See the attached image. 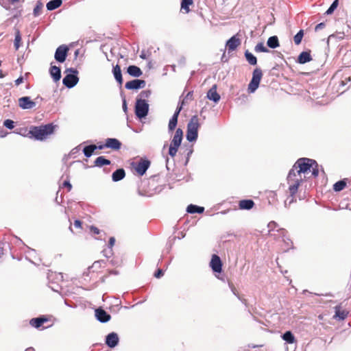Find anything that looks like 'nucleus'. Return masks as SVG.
<instances>
[{
	"label": "nucleus",
	"instance_id": "1",
	"mask_svg": "<svg viewBox=\"0 0 351 351\" xmlns=\"http://www.w3.org/2000/svg\"><path fill=\"white\" fill-rule=\"evenodd\" d=\"M314 164H316L315 160L307 158H299L295 162L287 176L289 190L292 194L298 192L300 184L306 178L304 174L310 171Z\"/></svg>",
	"mask_w": 351,
	"mask_h": 351
},
{
	"label": "nucleus",
	"instance_id": "2",
	"mask_svg": "<svg viewBox=\"0 0 351 351\" xmlns=\"http://www.w3.org/2000/svg\"><path fill=\"white\" fill-rule=\"evenodd\" d=\"M54 127L52 124H47L40 126H32L30 128L28 135L38 141H43L53 132Z\"/></svg>",
	"mask_w": 351,
	"mask_h": 351
},
{
	"label": "nucleus",
	"instance_id": "3",
	"mask_svg": "<svg viewBox=\"0 0 351 351\" xmlns=\"http://www.w3.org/2000/svg\"><path fill=\"white\" fill-rule=\"evenodd\" d=\"M199 128V119L197 116H193L187 124L186 139L189 142H194L198 136V129Z\"/></svg>",
	"mask_w": 351,
	"mask_h": 351
},
{
	"label": "nucleus",
	"instance_id": "4",
	"mask_svg": "<svg viewBox=\"0 0 351 351\" xmlns=\"http://www.w3.org/2000/svg\"><path fill=\"white\" fill-rule=\"evenodd\" d=\"M65 72L67 73V74L63 78L62 83L66 87L71 88L74 87L79 81L77 77L78 71L74 68H69L66 69Z\"/></svg>",
	"mask_w": 351,
	"mask_h": 351
},
{
	"label": "nucleus",
	"instance_id": "5",
	"mask_svg": "<svg viewBox=\"0 0 351 351\" xmlns=\"http://www.w3.org/2000/svg\"><path fill=\"white\" fill-rule=\"evenodd\" d=\"M149 112V104L143 99H136L135 104V114L141 119L145 118Z\"/></svg>",
	"mask_w": 351,
	"mask_h": 351
},
{
	"label": "nucleus",
	"instance_id": "6",
	"mask_svg": "<svg viewBox=\"0 0 351 351\" xmlns=\"http://www.w3.org/2000/svg\"><path fill=\"white\" fill-rule=\"evenodd\" d=\"M132 165L138 174L143 176L150 166V161L147 159H141L137 163Z\"/></svg>",
	"mask_w": 351,
	"mask_h": 351
},
{
	"label": "nucleus",
	"instance_id": "7",
	"mask_svg": "<svg viewBox=\"0 0 351 351\" xmlns=\"http://www.w3.org/2000/svg\"><path fill=\"white\" fill-rule=\"evenodd\" d=\"M69 51V47L66 45H62L59 46L55 52L54 58L59 62H64L66 58Z\"/></svg>",
	"mask_w": 351,
	"mask_h": 351
},
{
	"label": "nucleus",
	"instance_id": "8",
	"mask_svg": "<svg viewBox=\"0 0 351 351\" xmlns=\"http://www.w3.org/2000/svg\"><path fill=\"white\" fill-rule=\"evenodd\" d=\"M241 39L239 38L238 34L234 35L226 43V48L228 49V53L234 51L240 45Z\"/></svg>",
	"mask_w": 351,
	"mask_h": 351
},
{
	"label": "nucleus",
	"instance_id": "9",
	"mask_svg": "<svg viewBox=\"0 0 351 351\" xmlns=\"http://www.w3.org/2000/svg\"><path fill=\"white\" fill-rule=\"evenodd\" d=\"M146 85V82L143 80L135 79L126 82L125 87L128 90H137L143 88Z\"/></svg>",
	"mask_w": 351,
	"mask_h": 351
},
{
	"label": "nucleus",
	"instance_id": "10",
	"mask_svg": "<svg viewBox=\"0 0 351 351\" xmlns=\"http://www.w3.org/2000/svg\"><path fill=\"white\" fill-rule=\"evenodd\" d=\"M182 108V106H178L173 115L170 119L169 124H168V130H169V133L172 132L175 130V128L177 125V123H178V118L179 114H180Z\"/></svg>",
	"mask_w": 351,
	"mask_h": 351
},
{
	"label": "nucleus",
	"instance_id": "11",
	"mask_svg": "<svg viewBox=\"0 0 351 351\" xmlns=\"http://www.w3.org/2000/svg\"><path fill=\"white\" fill-rule=\"evenodd\" d=\"M19 106L22 109H32L36 106V103L29 97H23L19 99Z\"/></svg>",
	"mask_w": 351,
	"mask_h": 351
},
{
	"label": "nucleus",
	"instance_id": "12",
	"mask_svg": "<svg viewBox=\"0 0 351 351\" xmlns=\"http://www.w3.org/2000/svg\"><path fill=\"white\" fill-rule=\"evenodd\" d=\"M210 265L215 272L220 273L222 270L221 261L220 258L216 254L213 255Z\"/></svg>",
	"mask_w": 351,
	"mask_h": 351
},
{
	"label": "nucleus",
	"instance_id": "13",
	"mask_svg": "<svg viewBox=\"0 0 351 351\" xmlns=\"http://www.w3.org/2000/svg\"><path fill=\"white\" fill-rule=\"evenodd\" d=\"M119 336L116 332H110L106 337V343L109 348H114L119 343Z\"/></svg>",
	"mask_w": 351,
	"mask_h": 351
},
{
	"label": "nucleus",
	"instance_id": "14",
	"mask_svg": "<svg viewBox=\"0 0 351 351\" xmlns=\"http://www.w3.org/2000/svg\"><path fill=\"white\" fill-rule=\"evenodd\" d=\"M95 317L101 323L108 322L111 317L110 314L101 308L95 310Z\"/></svg>",
	"mask_w": 351,
	"mask_h": 351
},
{
	"label": "nucleus",
	"instance_id": "15",
	"mask_svg": "<svg viewBox=\"0 0 351 351\" xmlns=\"http://www.w3.org/2000/svg\"><path fill=\"white\" fill-rule=\"evenodd\" d=\"M183 138V132L182 129L178 128L173 136V139L171 140V144L173 145L175 147H180Z\"/></svg>",
	"mask_w": 351,
	"mask_h": 351
},
{
	"label": "nucleus",
	"instance_id": "16",
	"mask_svg": "<svg viewBox=\"0 0 351 351\" xmlns=\"http://www.w3.org/2000/svg\"><path fill=\"white\" fill-rule=\"evenodd\" d=\"M104 146L106 148H110L112 149L118 150L121 148V143L119 140L114 138H108L106 140V143Z\"/></svg>",
	"mask_w": 351,
	"mask_h": 351
},
{
	"label": "nucleus",
	"instance_id": "17",
	"mask_svg": "<svg viewBox=\"0 0 351 351\" xmlns=\"http://www.w3.org/2000/svg\"><path fill=\"white\" fill-rule=\"evenodd\" d=\"M207 97L208 99L217 103L220 100V95L217 92V85H213L208 91Z\"/></svg>",
	"mask_w": 351,
	"mask_h": 351
},
{
	"label": "nucleus",
	"instance_id": "18",
	"mask_svg": "<svg viewBox=\"0 0 351 351\" xmlns=\"http://www.w3.org/2000/svg\"><path fill=\"white\" fill-rule=\"evenodd\" d=\"M50 75L55 82L59 81L61 78V70L56 66H51L49 70Z\"/></svg>",
	"mask_w": 351,
	"mask_h": 351
},
{
	"label": "nucleus",
	"instance_id": "19",
	"mask_svg": "<svg viewBox=\"0 0 351 351\" xmlns=\"http://www.w3.org/2000/svg\"><path fill=\"white\" fill-rule=\"evenodd\" d=\"M127 72L130 75L135 77H138L143 74L141 69L135 65L129 66L127 69Z\"/></svg>",
	"mask_w": 351,
	"mask_h": 351
},
{
	"label": "nucleus",
	"instance_id": "20",
	"mask_svg": "<svg viewBox=\"0 0 351 351\" xmlns=\"http://www.w3.org/2000/svg\"><path fill=\"white\" fill-rule=\"evenodd\" d=\"M254 206V202L252 199H243L239 203V208L241 210H250Z\"/></svg>",
	"mask_w": 351,
	"mask_h": 351
},
{
	"label": "nucleus",
	"instance_id": "21",
	"mask_svg": "<svg viewBox=\"0 0 351 351\" xmlns=\"http://www.w3.org/2000/svg\"><path fill=\"white\" fill-rule=\"evenodd\" d=\"M312 60L310 52L302 51L298 58V62L300 64H305Z\"/></svg>",
	"mask_w": 351,
	"mask_h": 351
},
{
	"label": "nucleus",
	"instance_id": "22",
	"mask_svg": "<svg viewBox=\"0 0 351 351\" xmlns=\"http://www.w3.org/2000/svg\"><path fill=\"white\" fill-rule=\"evenodd\" d=\"M125 173L123 169H118L112 173V179L114 182H118L123 179Z\"/></svg>",
	"mask_w": 351,
	"mask_h": 351
},
{
	"label": "nucleus",
	"instance_id": "23",
	"mask_svg": "<svg viewBox=\"0 0 351 351\" xmlns=\"http://www.w3.org/2000/svg\"><path fill=\"white\" fill-rule=\"evenodd\" d=\"M47 321V319L44 317H40L36 318H33L30 320L29 324L32 326L38 328L41 326V325L46 322Z\"/></svg>",
	"mask_w": 351,
	"mask_h": 351
},
{
	"label": "nucleus",
	"instance_id": "24",
	"mask_svg": "<svg viewBox=\"0 0 351 351\" xmlns=\"http://www.w3.org/2000/svg\"><path fill=\"white\" fill-rule=\"evenodd\" d=\"M112 72L117 82L119 84H121L123 83V77L120 66L118 64H117L115 66L113 67Z\"/></svg>",
	"mask_w": 351,
	"mask_h": 351
},
{
	"label": "nucleus",
	"instance_id": "25",
	"mask_svg": "<svg viewBox=\"0 0 351 351\" xmlns=\"http://www.w3.org/2000/svg\"><path fill=\"white\" fill-rule=\"evenodd\" d=\"M62 3V0H51L47 3L46 7L48 10L51 11L59 8Z\"/></svg>",
	"mask_w": 351,
	"mask_h": 351
},
{
	"label": "nucleus",
	"instance_id": "26",
	"mask_svg": "<svg viewBox=\"0 0 351 351\" xmlns=\"http://www.w3.org/2000/svg\"><path fill=\"white\" fill-rule=\"evenodd\" d=\"M204 210V207L198 206L194 204H190L187 206L186 211L189 213H202Z\"/></svg>",
	"mask_w": 351,
	"mask_h": 351
},
{
	"label": "nucleus",
	"instance_id": "27",
	"mask_svg": "<svg viewBox=\"0 0 351 351\" xmlns=\"http://www.w3.org/2000/svg\"><path fill=\"white\" fill-rule=\"evenodd\" d=\"M94 164L96 167H101L104 165H109L110 164V160L106 159L104 156H99L95 159Z\"/></svg>",
	"mask_w": 351,
	"mask_h": 351
},
{
	"label": "nucleus",
	"instance_id": "28",
	"mask_svg": "<svg viewBox=\"0 0 351 351\" xmlns=\"http://www.w3.org/2000/svg\"><path fill=\"white\" fill-rule=\"evenodd\" d=\"M267 45L271 49H275L279 46L278 38L276 36H271L268 38Z\"/></svg>",
	"mask_w": 351,
	"mask_h": 351
},
{
	"label": "nucleus",
	"instance_id": "29",
	"mask_svg": "<svg viewBox=\"0 0 351 351\" xmlns=\"http://www.w3.org/2000/svg\"><path fill=\"white\" fill-rule=\"evenodd\" d=\"M95 149H97V145H87L84 147L83 153L86 157L89 158L93 155V154Z\"/></svg>",
	"mask_w": 351,
	"mask_h": 351
},
{
	"label": "nucleus",
	"instance_id": "30",
	"mask_svg": "<svg viewBox=\"0 0 351 351\" xmlns=\"http://www.w3.org/2000/svg\"><path fill=\"white\" fill-rule=\"evenodd\" d=\"M262 76H263V73H262L261 69L256 68L253 71L252 80L260 84Z\"/></svg>",
	"mask_w": 351,
	"mask_h": 351
},
{
	"label": "nucleus",
	"instance_id": "31",
	"mask_svg": "<svg viewBox=\"0 0 351 351\" xmlns=\"http://www.w3.org/2000/svg\"><path fill=\"white\" fill-rule=\"evenodd\" d=\"M21 35L19 29H15V38L14 45L16 50H18L21 46Z\"/></svg>",
	"mask_w": 351,
	"mask_h": 351
},
{
	"label": "nucleus",
	"instance_id": "32",
	"mask_svg": "<svg viewBox=\"0 0 351 351\" xmlns=\"http://www.w3.org/2000/svg\"><path fill=\"white\" fill-rule=\"evenodd\" d=\"M245 57L248 62V63L251 65H256L257 63L256 58L247 50L245 52Z\"/></svg>",
	"mask_w": 351,
	"mask_h": 351
},
{
	"label": "nucleus",
	"instance_id": "33",
	"mask_svg": "<svg viewBox=\"0 0 351 351\" xmlns=\"http://www.w3.org/2000/svg\"><path fill=\"white\" fill-rule=\"evenodd\" d=\"M346 180H339L334 184L333 190L336 192H339V191H342L346 187Z\"/></svg>",
	"mask_w": 351,
	"mask_h": 351
},
{
	"label": "nucleus",
	"instance_id": "34",
	"mask_svg": "<svg viewBox=\"0 0 351 351\" xmlns=\"http://www.w3.org/2000/svg\"><path fill=\"white\" fill-rule=\"evenodd\" d=\"M282 337L289 343H293L295 341V337L291 331L285 332Z\"/></svg>",
	"mask_w": 351,
	"mask_h": 351
},
{
	"label": "nucleus",
	"instance_id": "35",
	"mask_svg": "<svg viewBox=\"0 0 351 351\" xmlns=\"http://www.w3.org/2000/svg\"><path fill=\"white\" fill-rule=\"evenodd\" d=\"M193 4V0H182L181 9L184 10L186 13L189 12V5Z\"/></svg>",
	"mask_w": 351,
	"mask_h": 351
},
{
	"label": "nucleus",
	"instance_id": "36",
	"mask_svg": "<svg viewBox=\"0 0 351 351\" xmlns=\"http://www.w3.org/2000/svg\"><path fill=\"white\" fill-rule=\"evenodd\" d=\"M258 86H259V84L257 83L256 82H254L251 80L249 85H248V88H247V90L250 93H253L256 91V90L258 88Z\"/></svg>",
	"mask_w": 351,
	"mask_h": 351
},
{
	"label": "nucleus",
	"instance_id": "37",
	"mask_svg": "<svg viewBox=\"0 0 351 351\" xmlns=\"http://www.w3.org/2000/svg\"><path fill=\"white\" fill-rule=\"evenodd\" d=\"M289 193L290 194L289 197H288L287 198V199L285 201V206L288 208L293 202H294L295 201V194L296 193H291L289 191Z\"/></svg>",
	"mask_w": 351,
	"mask_h": 351
},
{
	"label": "nucleus",
	"instance_id": "38",
	"mask_svg": "<svg viewBox=\"0 0 351 351\" xmlns=\"http://www.w3.org/2000/svg\"><path fill=\"white\" fill-rule=\"evenodd\" d=\"M254 50L256 52H269V49L264 45L263 43H258L256 45Z\"/></svg>",
	"mask_w": 351,
	"mask_h": 351
},
{
	"label": "nucleus",
	"instance_id": "39",
	"mask_svg": "<svg viewBox=\"0 0 351 351\" xmlns=\"http://www.w3.org/2000/svg\"><path fill=\"white\" fill-rule=\"evenodd\" d=\"M304 36L303 30H300L294 36L293 40L295 45H300Z\"/></svg>",
	"mask_w": 351,
	"mask_h": 351
},
{
	"label": "nucleus",
	"instance_id": "40",
	"mask_svg": "<svg viewBox=\"0 0 351 351\" xmlns=\"http://www.w3.org/2000/svg\"><path fill=\"white\" fill-rule=\"evenodd\" d=\"M338 5H339V0H335L332 3V4L329 7V8L326 10L325 14L327 15L331 14L335 11V10L337 8Z\"/></svg>",
	"mask_w": 351,
	"mask_h": 351
},
{
	"label": "nucleus",
	"instance_id": "41",
	"mask_svg": "<svg viewBox=\"0 0 351 351\" xmlns=\"http://www.w3.org/2000/svg\"><path fill=\"white\" fill-rule=\"evenodd\" d=\"M347 316V313L341 311L339 309H336L335 317L338 318L339 320L344 319Z\"/></svg>",
	"mask_w": 351,
	"mask_h": 351
},
{
	"label": "nucleus",
	"instance_id": "42",
	"mask_svg": "<svg viewBox=\"0 0 351 351\" xmlns=\"http://www.w3.org/2000/svg\"><path fill=\"white\" fill-rule=\"evenodd\" d=\"M43 7V3L40 1H38L35 8H34V14L35 16H37L40 14Z\"/></svg>",
	"mask_w": 351,
	"mask_h": 351
},
{
	"label": "nucleus",
	"instance_id": "43",
	"mask_svg": "<svg viewBox=\"0 0 351 351\" xmlns=\"http://www.w3.org/2000/svg\"><path fill=\"white\" fill-rule=\"evenodd\" d=\"M178 148H179V147H175L173 145L170 144V146L169 148V156H171L172 158H173L177 154Z\"/></svg>",
	"mask_w": 351,
	"mask_h": 351
},
{
	"label": "nucleus",
	"instance_id": "44",
	"mask_svg": "<svg viewBox=\"0 0 351 351\" xmlns=\"http://www.w3.org/2000/svg\"><path fill=\"white\" fill-rule=\"evenodd\" d=\"M3 125L10 130H12L14 128V122L11 119H6L3 122Z\"/></svg>",
	"mask_w": 351,
	"mask_h": 351
},
{
	"label": "nucleus",
	"instance_id": "45",
	"mask_svg": "<svg viewBox=\"0 0 351 351\" xmlns=\"http://www.w3.org/2000/svg\"><path fill=\"white\" fill-rule=\"evenodd\" d=\"M150 95H151V90H143L141 92V93L139 95V97H140L139 99H143L145 100V99L149 98Z\"/></svg>",
	"mask_w": 351,
	"mask_h": 351
},
{
	"label": "nucleus",
	"instance_id": "46",
	"mask_svg": "<svg viewBox=\"0 0 351 351\" xmlns=\"http://www.w3.org/2000/svg\"><path fill=\"white\" fill-rule=\"evenodd\" d=\"M311 169H312V175L314 177H317L319 174L318 164L316 162V164H314V166L311 167Z\"/></svg>",
	"mask_w": 351,
	"mask_h": 351
},
{
	"label": "nucleus",
	"instance_id": "47",
	"mask_svg": "<svg viewBox=\"0 0 351 351\" xmlns=\"http://www.w3.org/2000/svg\"><path fill=\"white\" fill-rule=\"evenodd\" d=\"M62 186L63 187H66L68 189L69 191H70L71 190V189H72V185L70 183L69 180L64 181V182L62 183Z\"/></svg>",
	"mask_w": 351,
	"mask_h": 351
},
{
	"label": "nucleus",
	"instance_id": "48",
	"mask_svg": "<svg viewBox=\"0 0 351 351\" xmlns=\"http://www.w3.org/2000/svg\"><path fill=\"white\" fill-rule=\"evenodd\" d=\"M163 276V271L160 269H158L156 273L154 274V276L157 278H160Z\"/></svg>",
	"mask_w": 351,
	"mask_h": 351
},
{
	"label": "nucleus",
	"instance_id": "49",
	"mask_svg": "<svg viewBox=\"0 0 351 351\" xmlns=\"http://www.w3.org/2000/svg\"><path fill=\"white\" fill-rule=\"evenodd\" d=\"M232 291L234 293V295H236L243 303L245 304V300H242L240 298V297L238 295V293L234 287H232Z\"/></svg>",
	"mask_w": 351,
	"mask_h": 351
},
{
	"label": "nucleus",
	"instance_id": "50",
	"mask_svg": "<svg viewBox=\"0 0 351 351\" xmlns=\"http://www.w3.org/2000/svg\"><path fill=\"white\" fill-rule=\"evenodd\" d=\"M325 27V23H320L319 24H317L316 26H315V30L317 32V31H319L322 29H323L324 27Z\"/></svg>",
	"mask_w": 351,
	"mask_h": 351
},
{
	"label": "nucleus",
	"instance_id": "51",
	"mask_svg": "<svg viewBox=\"0 0 351 351\" xmlns=\"http://www.w3.org/2000/svg\"><path fill=\"white\" fill-rule=\"evenodd\" d=\"M90 229V231L95 234H98L100 232V230L97 227L91 226Z\"/></svg>",
	"mask_w": 351,
	"mask_h": 351
},
{
	"label": "nucleus",
	"instance_id": "52",
	"mask_svg": "<svg viewBox=\"0 0 351 351\" xmlns=\"http://www.w3.org/2000/svg\"><path fill=\"white\" fill-rule=\"evenodd\" d=\"M277 226V223L275 221H270L268 223V228L271 230L275 228Z\"/></svg>",
	"mask_w": 351,
	"mask_h": 351
},
{
	"label": "nucleus",
	"instance_id": "53",
	"mask_svg": "<svg viewBox=\"0 0 351 351\" xmlns=\"http://www.w3.org/2000/svg\"><path fill=\"white\" fill-rule=\"evenodd\" d=\"M115 243V239L114 237H110L108 242V245L110 248L113 247Z\"/></svg>",
	"mask_w": 351,
	"mask_h": 351
},
{
	"label": "nucleus",
	"instance_id": "54",
	"mask_svg": "<svg viewBox=\"0 0 351 351\" xmlns=\"http://www.w3.org/2000/svg\"><path fill=\"white\" fill-rule=\"evenodd\" d=\"M23 80H24L23 77L21 76L15 80V84L16 86H19V84H21V83L23 82Z\"/></svg>",
	"mask_w": 351,
	"mask_h": 351
},
{
	"label": "nucleus",
	"instance_id": "55",
	"mask_svg": "<svg viewBox=\"0 0 351 351\" xmlns=\"http://www.w3.org/2000/svg\"><path fill=\"white\" fill-rule=\"evenodd\" d=\"M74 226L77 228H80L82 227V222L77 219L74 221Z\"/></svg>",
	"mask_w": 351,
	"mask_h": 351
},
{
	"label": "nucleus",
	"instance_id": "56",
	"mask_svg": "<svg viewBox=\"0 0 351 351\" xmlns=\"http://www.w3.org/2000/svg\"><path fill=\"white\" fill-rule=\"evenodd\" d=\"M123 110L125 112H126L128 110L126 100L125 98L123 99Z\"/></svg>",
	"mask_w": 351,
	"mask_h": 351
},
{
	"label": "nucleus",
	"instance_id": "57",
	"mask_svg": "<svg viewBox=\"0 0 351 351\" xmlns=\"http://www.w3.org/2000/svg\"><path fill=\"white\" fill-rule=\"evenodd\" d=\"M140 58H142V59H146L147 58V56H146V53L144 51H143L140 55Z\"/></svg>",
	"mask_w": 351,
	"mask_h": 351
},
{
	"label": "nucleus",
	"instance_id": "58",
	"mask_svg": "<svg viewBox=\"0 0 351 351\" xmlns=\"http://www.w3.org/2000/svg\"><path fill=\"white\" fill-rule=\"evenodd\" d=\"M228 60V58L226 57L225 53L223 54L221 57V61L222 62H226Z\"/></svg>",
	"mask_w": 351,
	"mask_h": 351
},
{
	"label": "nucleus",
	"instance_id": "59",
	"mask_svg": "<svg viewBox=\"0 0 351 351\" xmlns=\"http://www.w3.org/2000/svg\"><path fill=\"white\" fill-rule=\"evenodd\" d=\"M105 147H106L104 146V145H99L97 146V149H103Z\"/></svg>",
	"mask_w": 351,
	"mask_h": 351
},
{
	"label": "nucleus",
	"instance_id": "60",
	"mask_svg": "<svg viewBox=\"0 0 351 351\" xmlns=\"http://www.w3.org/2000/svg\"><path fill=\"white\" fill-rule=\"evenodd\" d=\"M192 97V93H191V92H189V93L187 94V95H186V99H188L189 97Z\"/></svg>",
	"mask_w": 351,
	"mask_h": 351
},
{
	"label": "nucleus",
	"instance_id": "61",
	"mask_svg": "<svg viewBox=\"0 0 351 351\" xmlns=\"http://www.w3.org/2000/svg\"><path fill=\"white\" fill-rule=\"evenodd\" d=\"M5 77V75L3 73L2 71L0 70V78H3Z\"/></svg>",
	"mask_w": 351,
	"mask_h": 351
},
{
	"label": "nucleus",
	"instance_id": "62",
	"mask_svg": "<svg viewBox=\"0 0 351 351\" xmlns=\"http://www.w3.org/2000/svg\"><path fill=\"white\" fill-rule=\"evenodd\" d=\"M19 1H20V0H11V2H12V3H15L19 2Z\"/></svg>",
	"mask_w": 351,
	"mask_h": 351
},
{
	"label": "nucleus",
	"instance_id": "63",
	"mask_svg": "<svg viewBox=\"0 0 351 351\" xmlns=\"http://www.w3.org/2000/svg\"><path fill=\"white\" fill-rule=\"evenodd\" d=\"M25 351H34V349L32 348H29Z\"/></svg>",
	"mask_w": 351,
	"mask_h": 351
},
{
	"label": "nucleus",
	"instance_id": "64",
	"mask_svg": "<svg viewBox=\"0 0 351 351\" xmlns=\"http://www.w3.org/2000/svg\"><path fill=\"white\" fill-rule=\"evenodd\" d=\"M99 262H95L93 267H95Z\"/></svg>",
	"mask_w": 351,
	"mask_h": 351
}]
</instances>
